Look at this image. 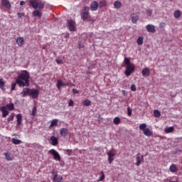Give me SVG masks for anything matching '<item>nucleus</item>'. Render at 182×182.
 <instances>
[{"instance_id": "obj_1", "label": "nucleus", "mask_w": 182, "mask_h": 182, "mask_svg": "<svg viewBox=\"0 0 182 182\" xmlns=\"http://www.w3.org/2000/svg\"><path fill=\"white\" fill-rule=\"evenodd\" d=\"M16 84L20 86V87H28L29 86V73L26 70L21 71V73L18 76L16 80V82L11 83V91L14 92L16 87Z\"/></svg>"}, {"instance_id": "obj_2", "label": "nucleus", "mask_w": 182, "mask_h": 182, "mask_svg": "<svg viewBox=\"0 0 182 182\" xmlns=\"http://www.w3.org/2000/svg\"><path fill=\"white\" fill-rule=\"evenodd\" d=\"M28 2L33 9L42 11L45 8L46 2L44 0H28Z\"/></svg>"}, {"instance_id": "obj_3", "label": "nucleus", "mask_w": 182, "mask_h": 182, "mask_svg": "<svg viewBox=\"0 0 182 182\" xmlns=\"http://www.w3.org/2000/svg\"><path fill=\"white\" fill-rule=\"evenodd\" d=\"M147 124L142 123L139 125V130H142L144 134L147 137H150L153 135V132L150 129L146 128Z\"/></svg>"}, {"instance_id": "obj_4", "label": "nucleus", "mask_w": 182, "mask_h": 182, "mask_svg": "<svg viewBox=\"0 0 182 182\" xmlns=\"http://www.w3.org/2000/svg\"><path fill=\"white\" fill-rule=\"evenodd\" d=\"M51 174V178L53 179V182H63V177L58 174V171L53 170Z\"/></svg>"}, {"instance_id": "obj_5", "label": "nucleus", "mask_w": 182, "mask_h": 182, "mask_svg": "<svg viewBox=\"0 0 182 182\" xmlns=\"http://www.w3.org/2000/svg\"><path fill=\"white\" fill-rule=\"evenodd\" d=\"M81 19H82V21H87V19H89V7H84L82 12L81 13Z\"/></svg>"}, {"instance_id": "obj_6", "label": "nucleus", "mask_w": 182, "mask_h": 182, "mask_svg": "<svg viewBox=\"0 0 182 182\" xmlns=\"http://www.w3.org/2000/svg\"><path fill=\"white\" fill-rule=\"evenodd\" d=\"M134 65L132 64L131 65H127L126 67V70H125V75L126 76H127V77H129V76H130V75H132V73H133L134 72Z\"/></svg>"}, {"instance_id": "obj_7", "label": "nucleus", "mask_w": 182, "mask_h": 182, "mask_svg": "<svg viewBox=\"0 0 182 182\" xmlns=\"http://www.w3.org/2000/svg\"><path fill=\"white\" fill-rule=\"evenodd\" d=\"M50 154H52L53 156L54 160H56V161H60V155L56 150L55 149H51L48 151Z\"/></svg>"}, {"instance_id": "obj_8", "label": "nucleus", "mask_w": 182, "mask_h": 182, "mask_svg": "<svg viewBox=\"0 0 182 182\" xmlns=\"http://www.w3.org/2000/svg\"><path fill=\"white\" fill-rule=\"evenodd\" d=\"M29 96H31L32 99H36V97L39 96V91L36 89H30Z\"/></svg>"}, {"instance_id": "obj_9", "label": "nucleus", "mask_w": 182, "mask_h": 182, "mask_svg": "<svg viewBox=\"0 0 182 182\" xmlns=\"http://www.w3.org/2000/svg\"><path fill=\"white\" fill-rule=\"evenodd\" d=\"M68 28H69L70 31L71 32L74 31L75 29V25H76V23H75V21L73 20H68Z\"/></svg>"}, {"instance_id": "obj_10", "label": "nucleus", "mask_w": 182, "mask_h": 182, "mask_svg": "<svg viewBox=\"0 0 182 182\" xmlns=\"http://www.w3.org/2000/svg\"><path fill=\"white\" fill-rule=\"evenodd\" d=\"M0 110L2 112V117H6L9 114V111H8V108L6 106L1 107Z\"/></svg>"}, {"instance_id": "obj_11", "label": "nucleus", "mask_w": 182, "mask_h": 182, "mask_svg": "<svg viewBox=\"0 0 182 182\" xmlns=\"http://www.w3.org/2000/svg\"><path fill=\"white\" fill-rule=\"evenodd\" d=\"M146 28L147 32L150 33H154L156 32V27L153 24H148Z\"/></svg>"}, {"instance_id": "obj_12", "label": "nucleus", "mask_w": 182, "mask_h": 182, "mask_svg": "<svg viewBox=\"0 0 182 182\" xmlns=\"http://www.w3.org/2000/svg\"><path fill=\"white\" fill-rule=\"evenodd\" d=\"M31 92V89L24 88L23 91L20 93L21 97H25L26 96H29Z\"/></svg>"}, {"instance_id": "obj_13", "label": "nucleus", "mask_w": 182, "mask_h": 182, "mask_svg": "<svg viewBox=\"0 0 182 182\" xmlns=\"http://www.w3.org/2000/svg\"><path fill=\"white\" fill-rule=\"evenodd\" d=\"M1 6H4V8H6L7 9H11V3H9V0H2Z\"/></svg>"}, {"instance_id": "obj_14", "label": "nucleus", "mask_w": 182, "mask_h": 182, "mask_svg": "<svg viewBox=\"0 0 182 182\" xmlns=\"http://www.w3.org/2000/svg\"><path fill=\"white\" fill-rule=\"evenodd\" d=\"M3 154L5 156V159L6 160H7V161H12L14 160V156L9 154V152L6 151L4 152Z\"/></svg>"}, {"instance_id": "obj_15", "label": "nucleus", "mask_w": 182, "mask_h": 182, "mask_svg": "<svg viewBox=\"0 0 182 182\" xmlns=\"http://www.w3.org/2000/svg\"><path fill=\"white\" fill-rule=\"evenodd\" d=\"M141 73L144 77H149L150 76V69L145 68L141 70Z\"/></svg>"}, {"instance_id": "obj_16", "label": "nucleus", "mask_w": 182, "mask_h": 182, "mask_svg": "<svg viewBox=\"0 0 182 182\" xmlns=\"http://www.w3.org/2000/svg\"><path fill=\"white\" fill-rule=\"evenodd\" d=\"M68 84H65L62 80H58L57 81V88L58 90H60L63 86H68Z\"/></svg>"}, {"instance_id": "obj_17", "label": "nucleus", "mask_w": 182, "mask_h": 182, "mask_svg": "<svg viewBox=\"0 0 182 182\" xmlns=\"http://www.w3.org/2000/svg\"><path fill=\"white\" fill-rule=\"evenodd\" d=\"M99 8V3L97 1H93L90 5V10L92 11H97Z\"/></svg>"}, {"instance_id": "obj_18", "label": "nucleus", "mask_w": 182, "mask_h": 182, "mask_svg": "<svg viewBox=\"0 0 182 182\" xmlns=\"http://www.w3.org/2000/svg\"><path fill=\"white\" fill-rule=\"evenodd\" d=\"M60 134L63 136V137H66V136H68V134H69V131L68 130V129L66 128H62L60 130Z\"/></svg>"}, {"instance_id": "obj_19", "label": "nucleus", "mask_w": 182, "mask_h": 182, "mask_svg": "<svg viewBox=\"0 0 182 182\" xmlns=\"http://www.w3.org/2000/svg\"><path fill=\"white\" fill-rule=\"evenodd\" d=\"M16 43L20 47H22V46H23V44L25 43V39H23V37H18L16 39Z\"/></svg>"}, {"instance_id": "obj_20", "label": "nucleus", "mask_w": 182, "mask_h": 182, "mask_svg": "<svg viewBox=\"0 0 182 182\" xmlns=\"http://www.w3.org/2000/svg\"><path fill=\"white\" fill-rule=\"evenodd\" d=\"M144 159V156H142L141 157L140 156V153H138L136 154V166H139L140 164H141V161Z\"/></svg>"}, {"instance_id": "obj_21", "label": "nucleus", "mask_w": 182, "mask_h": 182, "mask_svg": "<svg viewBox=\"0 0 182 182\" xmlns=\"http://www.w3.org/2000/svg\"><path fill=\"white\" fill-rule=\"evenodd\" d=\"M50 144H52V146H58L59 144L58 139L55 136H50Z\"/></svg>"}, {"instance_id": "obj_22", "label": "nucleus", "mask_w": 182, "mask_h": 182, "mask_svg": "<svg viewBox=\"0 0 182 182\" xmlns=\"http://www.w3.org/2000/svg\"><path fill=\"white\" fill-rule=\"evenodd\" d=\"M33 16H37V18H41L42 16V10H39L36 9L33 12Z\"/></svg>"}, {"instance_id": "obj_23", "label": "nucleus", "mask_w": 182, "mask_h": 182, "mask_svg": "<svg viewBox=\"0 0 182 182\" xmlns=\"http://www.w3.org/2000/svg\"><path fill=\"white\" fill-rule=\"evenodd\" d=\"M131 19L134 23H137V21H139V16L137 14H133L131 15Z\"/></svg>"}, {"instance_id": "obj_24", "label": "nucleus", "mask_w": 182, "mask_h": 182, "mask_svg": "<svg viewBox=\"0 0 182 182\" xmlns=\"http://www.w3.org/2000/svg\"><path fill=\"white\" fill-rule=\"evenodd\" d=\"M0 88L3 92H5L6 90V88H5V82H4V79H0Z\"/></svg>"}, {"instance_id": "obj_25", "label": "nucleus", "mask_w": 182, "mask_h": 182, "mask_svg": "<svg viewBox=\"0 0 182 182\" xmlns=\"http://www.w3.org/2000/svg\"><path fill=\"white\" fill-rule=\"evenodd\" d=\"M16 119H17V125L20 126L21 123H22V114H18L16 115Z\"/></svg>"}, {"instance_id": "obj_26", "label": "nucleus", "mask_w": 182, "mask_h": 182, "mask_svg": "<svg viewBox=\"0 0 182 182\" xmlns=\"http://www.w3.org/2000/svg\"><path fill=\"white\" fill-rule=\"evenodd\" d=\"M169 171H171V173H176V171H177V166H176V164H172L170 166Z\"/></svg>"}, {"instance_id": "obj_27", "label": "nucleus", "mask_w": 182, "mask_h": 182, "mask_svg": "<svg viewBox=\"0 0 182 182\" xmlns=\"http://www.w3.org/2000/svg\"><path fill=\"white\" fill-rule=\"evenodd\" d=\"M173 16L174 18H176V19H178V18L181 16V11H180L179 10L175 11L173 13Z\"/></svg>"}, {"instance_id": "obj_28", "label": "nucleus", "mask_w": 182, "mask_h": 182, "mask_svg": "<svg viewBox=\"0 0 182 182\" xmlns=\"http://www.w3.org/2000/svg\"><path fill=\"white\" fill-rule=\"evenodd\" d=\"M92 104V101H90V100H85L84 101H82V105L83 106H90V105Z\"/></svg>"}, {"instance_id": "obj_29", "label": "nucleus", "mask_w": 182, "mask_h": 182, "mask_svg": "<svg viewBox=\"0 0 182 182\" xmlns=\"http://www.w3.org/2000/svg\"><path fill=\"white\" fill-rule=\"evenodd\" d=\"M124 65H126V66H130L133 65V63H130V59H129L128 58H124Z\"/></svg>"}, {"instance_id": "obj_30", "label": "nucleus", "mask_w": 182, "mask_h": 182, "mask_svg": "<svg viewBox=\"0 0 182 182\" xmlns=\"http://www.w3.org/2000/svg\"><path fill=\"white\" fill-rule=\"evenodd\" d=\"M58 119H53L51 121L50 127H53L55 126H58Z\"/></svg>"}, {"instance_id": "obj_31", "label": "nucleus", "mask_w": 182, "mask_h": 182, "mask_svg": "<svg viewBox=\"0 0 182 182\" xmlns=\"http://www.w3.org/2000/svg\"><path fill=\"white\" fill-rule=\"evenodd\" d=\"M114 6L116 9H119L122 6V2L117 1L114 3Z\"/></svg>"}, {"instance_id": "obj_32", "label": "nucleus", "mask_w": 182, "mask_h": 182, "mask_svg": "<svg viewBox=\"0 0 182 182\" xmlns=\"http://www.w3.org/2000/svg\"><path fill=\"white\" fill-rule=\"evenodd\" d=\"M64 154L67 156H72L73 151L72 149H64Z\"/></svg>"}, {"instance_id": "obj_33", "label": "nucleus", "mask_w": 182, "mask_h": 182, "mask_svg": "<svg viewBox=\"0 0 182 182\" xmlns=\"http://www.w3.org/2000/svg\"><path fill=\"white\" fill-rule=\"evenodd\" d=\"M114 124H116L117 126L120 124V117H116L114 119Z\"/></svg>"}, {"instance_id": "obj_34", "label": "nucleus", "mask_w": 182, "mask_h": 182, "mask_svg": "<svg viewBox=\"0 0 182 182\" xmlns=\"http://www.w3.org/2000/svg\"><path fill=\"white\" fill-rule=\"evenodd\" d=\"M12 143L13 144H21V143H22V141H21L20 139H16L15 138H13Z\"/></svg>"}, {"instance_id": "obj_35", "label": "nucleus", "mask_w": 182, "mask_h": 182, "mask_svg": "<svg viewBox=\"0 0 182 182\" xmlns=\"http://www.w3.org/2000/svg\"><path fill=\"white\" fill-rule=\"evenodd\" d=\"M166 133H171V132H174V127H169L165 129Z\"/></svg>"}, {"instance_id": "obj_36", "label": "nucleus", "mask_w": 182, "mask_h": 182, "mask_svg": "<svg viewBox=\"0 0 182 182\" xmlns=\"http://www.w3.org/2000/svg\"><path fill=\"white\" fill-rule=\"evenodd\" d=\"M105 180V173L103 171H101L100 176L98 178V181H103Z\"/></svg>"}, {"instance_id": "obj_37", "label": "nucleus", "mask_w": 182, "mask_h": 182, "mask_svg": "<svg viewBox=\"0 0 182 182\" xmlns=\"http://www.w3.org/2000/svg\"><path fill=\"white\" fill-rule=\"evenodd\" d=\"M107 4V3L106 2V1H100L99 6L100 8H103V6H106Z\"/></svg>"}, {"instance_id": "obj_38", "label": "nucleus", "mask_w": 182, "mask_h": 182, "mask_svg": "<svg viewBox=\"0 0 182 182\" xmlns=\"http://www.w3.org/2000/svg\"><path fill=\"white\" fill-rule=\"evenodd\" d=\"M136 43L141 45L143 43V37L139 36L136 40Z\"/></svg>"}, {"instance_id": "obj_39", "label": "nucleus", "mask_w": 182, "mask_h": 182, "mask_svg": "<svg viewBox=\"0 0 182 182\" xmlns=\"http://www.w3.org/2000/svg\"><path fill=\"white\" fill-rule=\"evenodd\" d=\"M15 117V114L12 113L7 119L8 122H12L14 120V118Z\"/></svg>"}, {"instance_id": "obj_40", "label": "nucleus", "mask_w": 182, "mask_h": 182, "mask_svg": "<svg viewBox=\"0 0 182 182\" xmlns=\"http://www.w3.org/2000/svg\"><path fill=\"white\" fill-rule=\"evenodd\" d=\"M154 114L155 117H160V116H161L160 111L154 110Z\"/></svg>"}, {"instance_id": "obj_41", "label": "nucleus", "mask_w": 182, "mask_h": 182, "mask_svg": "<svg viewBox=\"0 0 182 182\" xmlns=\"http://www.w3.org/2000/svg\"><path fill=\"white\" fill-rule=\"evenodd\" d=\"M31 116H36V107H33L31 112Z\"/></svg>"}, {"instance_id": "obj_42", "label": "nucleus", "mask_w": 182, "mask_h": 182, "mask_svg": "<svg viewBox=\"0 0 182 182\" xmlns=\"http://www.w3.org/2000/svg\"><path fill=\"white\" fill-rule=\"evenodd\" d=\"M6 107L9 110H14V104L7 105Z\"/></svg>"}, {"instance_id": "obj_43", "label": "nucleus", "mask_w": 182, "mask_h": 182, "mask_svg": "<svg viewBox=\"0 0 182 182\" xmlns=\"http://www.w3.org/2000/svg\"><path fill=\"white\" fill-rule=\"evenodd\" d=\"M131 90L132 92H136V90H137V87H136V85H131Z\"/></svg>"}, {"instance_id": "obj_44", "label": "nucleus", "mask_w": 182, "mask_h": 182, "mask_svg": "<svg viewBox=\"0 0 182 182\" xmlns=\"http://www.w3.org/2000/svg\"><path fill=\"white\" fill-rule=\"evenodd\" d=\"M153 13V10H151V9H148L147 11H146V14H147V15L149 16H151V14Z\"/></svg>"}, {"instance_id": "obj_45", "label": "nucleus", "mask_w": 182, "mask_h": 182, "mask_svg": "<svg viewBox=\"0 0 182 182\" xmlns=\"http://www.w3.org/2000/svg\"><path fill=\"white\" fill-rule=\"evenodd\" d=\"M127 113L128 116H132V109L130 108V107H128L127 108Z\"/></svg>"}, {"instance_id": "obj_46", "label": "nucleus", "mask_w": 182, "mask_h": 182, "mask_svg": "<svg viewBox=\"0 0 182 182\" xmlns=\"http://www.w3.org/2000/svg\"><path fill=\"white\" fill-rule=\"evenodd\" d=\"M56 63L58 65H63V60H56Z\"/></svg>"}, {"instance_id": "obj_47", "label": "nucleus", "mask_w": 182, "mask_h": 182, "mask_svg": "<svg viewBox=\"0 0 182 182\" xmlns=\"http://www.w3.org/2000/svg\"><path fill=\"white\" fill-rule=\"evenodd\" d=\"M164 26H166L165 23H159V28H161V29H163L164 28Z\"/></svg>"}, {"instance_id": "obj_48", "label": "nucleus", "mask_w": 182, "mask_h": 182, "mask_svg": "<svg viewBox=\"0 0 182 182\" xmlns=\"http://www.w3.org/2000/svg\"><path fill=\"white\" fill-rule=\"evenodd\" d=\"M73 105H74L73 100H70V101L68 102V106L70 107L73 106Z\"/></svg>"}, {"instance_id": "obj_49", "label": "nucleus", "mask_w": 182, "mask_h": 182, "mask_svg": "<svg viewBox=\"0 0 182 182\" xmlns=\"http://www.w3.org/2000/svg\"><path fill=\"white\" fill-rule=\"evenodd\" d=\"M109 163L112 164V161L114 160V159L112 156H108Z\"/></svg>"}, {"instance_id": "obj_50", "label": "nucleus", "mask_w": 182, "mask_h": 182, "mask_svg": "<svg viewBox=\"0 0 182 182\" xmlns=\"http://www.w3.org/2000/svg\"><path fill=\"white\" fill-rule=\"evenodd\" d=\"M107 155L108 157H114V154H113L112 152H109Z\"/></svg>"}, {"instance_id": "obj_51", "label": "nucleus", "mask_w": 182, "mask_h": 182, "mask_svg": "<svg viewBox=\"0 0 182 182\" xmlns=\"http://www.w3.org/2000/svg\"><path fill=\"white\" fill-rule=\"evenodd\" d=\"M73 92L74 95H77V93H79V90H77V89H73Z\"/></svg>"}, {"instance_id": "obj_52", "label": "nucleus", "mask_w": 182, "mask_h": 182, "mask_svg": "<svg viewBox=\"0 0 182 182\" xmlns=\"http://www.w3.org/2000/svg\"><path fill=\"white\" fill-rule=\"evenodd\" d=\"M25 4V1H21V2H20V5L22 6H23V4Z\"/></svg>"}, {"instance_id": "obj_53", "label": "nucleus", "mask_w": 182, "mask_h": 182, "mask_svg": "<svg viewBox=\"0 0 182 182\" xmlns=\"http://www.w3.org/2000/svg\"><path fill=\"white\" fill-rule=\"evenodd\" d=\"M169 1H173V0H169Z\"/></svg>"}]
</instances>
